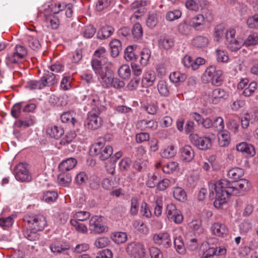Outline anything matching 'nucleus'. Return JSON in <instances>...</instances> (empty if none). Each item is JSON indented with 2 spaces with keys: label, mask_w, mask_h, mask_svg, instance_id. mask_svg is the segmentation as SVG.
Returning a JSON list of instances; mask_svg holds the SVG:
<instances>
[{
  "label": "nucleus",
  "mask_w": 258,
  "mask_h": 258,
  "mask_svg": "<svg viewBox=\"0 0 258 258\" xmlns=\"http://www.w3.org/2000/svg\"><path fill=\"white\" fill-rule=\"evenodd\" d=\"M255 121L254 113L248 112L244 113L241 117V125L243 128H247L250 123H253Z\"/></svg>",
  "instance_id": "b1692460"
},
{
  "label": "nucleus",
  "mask_w": 258,
  "mask_h": 258,
  "mask_svg": "<svg viewBox=\"0 0 258 258\" xmlns=\"http://www.w3.org/2000/svg\"><path fill=\"white\" fill-rule=\"evenodd\" d=\"M49 248L53 253H61L62 251L69 249V245L66 242H63L58 240H54L50 244Z\"/></svg>",
  "instance_id": "aec40b11"
},
{
  "label": "nucleus",
  "mask_w": 258,
  "mask_h": 258,
  "mask_svg": "<svg viewBox=\"0 0 258 258\" xmlns=\"http://www.w3.org/2000/svg\"><path fill=\"white\" fill-rule=\"evenodd\" d=\"M131 160L129 158L122 159L118 163L119 169L122 171H126L131 167Z\"/></svg>",
  "instance_id": "0e129e2a"
},
{
  "label": "nucleus",
  "mask_w": 258,
  "mask_h": 258,
  "mask_svg": "<svg viewBox=\"0 0 258 258\" xmlns=\"http://www.w3.org/2000/svg\"><path fill=\"white\" fill-rule=\"evenodd\" d=\"M228 97V93L227 92L222 88H218L209 94V101L211 103L217 104Z\"/></svg>",
  "instance_id": "4468645a"
},
{
  "label": "nucleus",
  "mask_w": 258,
  "mask_h": 258,
  "mask_svg": "<svg viewBox=\"0 0 258 258\" xmlns=\"http://www.w3.org/2000/svg\"><path fill=\"white\" fill-rule=\"evenodd\" d=\"M41 79L45 87L53 85L57 82V79L54 74L48 71L44 73Z\"/></svg>",
  "instance_id": "f704fd0d"
},
{
  "label": "nucleus",
  "mask_w": 258,
  "mask_h": 258,
  "mask_svg": "<svg viewBox=\"0 0 258 258\" xmlns=\"http://www.w3.org/2000/svg\"><path fill=\"white\" fill-rule=\"evenodd\" d=\"M174 198L180 202H184L186 199L185 191L181 187H176L174 188L173 192Z\"/></svg>",
  "instance_id": "49530a36"
},
{
  "label": "nucleus",
  "mask_w": 258,
  "mask_h": 258,
  "mask_svg": "<svg viewBox=\"0 0 258 258\" xmlns=\"http://www.w3.org/2000/svg\"><path fill=\"white\" fill-rule=\"evenodd\" d=\"M27 87L30 90L42 89L45 87L44 84L43 83L41 78L39 80H30L27 83Z\"/></svg>",
  "instance_id": "de8ad7c7"
},
{
  "label": "nucleus",
  "mask_w": 258,
  "mask_h": 258,
  "mask_svg": "<svg viewBox=\"0 0 258 258\" xmlns=\"http://www.w3.org/2000/svg\"><path fill=\"white\" fill-rule=\"evenodd\" d=\"M226 252V248L223 246L216 247L215 248L210 247L204 253L202 258H211V256L214 255H224Z\"/></svg>",
  "instance_id": "4be33fe9"
},
{
  "label": "nucleus",
  "mask_w": 258,
  "mask_h": 258,
  "mask_svg": "<svg viewBox=\"0 0 258 258\" xmlns=\"http://www.w3.org/2000/svg\"><path fill=\"white\" fill-rule=\"evenodd\" d=\"M209 187L210 198L216 199L214 203L215 207L221 208L227 202L229 196H238L240 194V190L244 191L249 190L250 183L245 179L232 182L226 179H221L216 182H210Z\"/></svg>",
  "instance_id": "f257e3e1"
},
{
  "label": "nucleus",
  "mask_w": 258,
  "mask_h": 258,
  "mask_svg": "<svg viewBox=\"0 0 258 258\" xmlns=\"http://www.w3.org/2000/svg\"><path fill=\"white\" fill-rule=\"evenodd\" d=\"M90 230L96 233H101L107 231L108 228L102 223V218L98 216H93L89 221Z\"/></svg>",
  "instance_id": "2eb2a0df"
},
{
  "label": "nucleus",
  "mask_w": 258,
  "mask_h": 258,
  "mask_svg": "<svg viewBox=\"0 0 258 258\" xmlns=\"http://www.w3.org/2000/svg\"><path fill=\"white\" fill-rule=\"evenodd\" d=\"M131 70L128 65L121 66L118 70V74L120 77L123 79H128L131 76Z\"/></svg>",
  "instance_id": "5fc2aeb1"
},
{
  "label": "nucleus",
  "mask_w": 258,
  "mask_h": 258,
  "mask_svg": "<svg viewBox=\"0 0 258 258\" xmlns=\"http://www.w3.org/2000/svg\"><path fill=\"white\" fill-rule=\"evenodd\" d=\"M114 31V28L111 26L102 27L98 31L96 37L99 39H106L112 35Z\"/></svg>",
  "instance_id": "393cba45"
},
{
  "label": "nucleus",
  "mask_w": 258,
  "mask_h": 258,
  "mask_svg": "<svg viewBox=\"0 0 258 258\" xmlns=\"http://www.w3.org/2000/svg\"><path fill=\"white\" fill-rule=\"evenodd\" d=\"M212 128L217 132H221L224 128L223 119L221 117H216L213 120Z\"/></svg>",
  "instance_id": "4d7b16f0"
},
{
  "label": "nucleus",
  "mask_w": 258,
  "mask_h": 258,
  "mask_svg": "<svg viewBox=\"0 0 258 258\" xmlns=\"http://www.w3.org/2000/svg\"><path fill=\"white\" fill-rule=\"evenodd\" d=\"M177 29L178 32L181 34L187 35L190 32L191 26L190 24H187L186 22H183L179 24Z\"/></svg>",
  "instance_id": "052dcab7"
},
{
  "label": "nucleus",
  "mask_w": 258,
  "mask_h": 258,
  "mask_svg": "<svg viewBox=\"0 0 258 258\" xmlns=\"http://www.w3.org/2000/svg\"><path fill=\"white\" fill-rule=\"evenodd\" d=\"M24 221L29 228H32L38 231L43 230L47 224L46 218L42 214L26 215L24 217Z\"/></svg>",
  "instance_id": "7ed1b4c3"
},
{
  "label": "nucleus",
  "mask_w": 258,
  "mask_h": 258,
  "mask_svg": "<svg viewBox=\"0 0 258 258\" xmlns=\"http://www.w3.org/2000/svg\"><path fill=\"white\" fill-rule=\"evenodd\" d=\"M99 110L93 108L87 114V117L85 122V125L89 130H95L100 128L103 123L101 117L99 116Z\"/></svg>",
  "instance_id": "423d86ee"
},
{
  "label": "nucleus",
  "mask_w": 258,
  "mask_h": 258,
  "mask_svg": "<svg viewBox=\"0 0 258 258\" xmlns=\"http://www.w3.org/2000/svg\"><path fill=\"white\" fill-rule=\"evenodd\" d=\"M215 55L218 62L226 63L229 60L228 53L226 50L217 49L215 51Z\"/></svg>",
  "instance_id": "c03bdc74"
},
{
  "label": "nucleus",
  "mask_w": 258,
  "mask_h": 258,
  "mask_svg": "<svg viewBox=\"0 0 258 258\" xmlns=\"http://www.w3.org/2000/svg\"><path fill=\"white\" fill-rule=\"evenodd\" d=\"M189 228L192 230L194 233H196L198 235L203 233L204 229L202 226V222L200 220H192L188 224Z\"/></svg>",
  "instance_id": "4c0bfd02"
},
{
  "label": "nucleus",
  "mask_w": 258,
  "mask_h": 258,
  "mask_svg": "<svg viewBox=\"0 0 258 258\" xmlns=\"http://www.w3.org/2000/svg\"><path fill=\"white\" fill-rule=\"evenodd\" d=\"M139 210V199L136 197H133L131 200V208L130 213L132 216H136L138 214Z\"/></svg>",
  "instance_id": "603ef678"
},
{
  "label": "nucleus",
  "mask_w": 258,
  "mask_h": 258,
  "mask_svg": "<svg viewBox=\"0 0 258 258\" xmlns=\"http://www.w3.org/2000/svg\"><path fill=\"white\" fill-rule=\"evenodd\" d=\"M14 174L17 180L22 182H29L32 177L28 165L20 163L15 168Z\"/></svg>",
  "instance_id": "9d476101"
},
{
  "label": "nucleus",
  "mask_w": 258,
  "mask_h": 258,
  "mask_svg": "<svg viewBox=\"0 0 258 258\" xmlns=\"http://www.w3.org/2000/svg\"><path fill=\"white\" fill-rule=\"evenodd\" d=\"M132 33L134 38L139 39L143 36V29L139 23L134 24L132 30Z\"/></svg>",
  "instance_id": "13d9d810"
},
{
  "label": "nucleus",
  "mask_w": 258,
  "mask_h": 258,
  "mask_svg": "<svg viewBox=\"0 0 258 258\" xmlns=\"http://www.w3.org/2000/svg\"><path fill=\"white\" fill-rule=\"evenodd\" d=\"M235 30L230 28L226 32V44L229 49L232 51H236L239 49L243 42L240 41L235 38Z\"/></svg>",
  "instance_id": "9b49d317"
},
{
  "label": "nucleus",
  "mask_w": 258,
  "mask_h": 258,
  "mask_svg": "<svg viewBox=\"0 0 258 258\" xmlns=\"http://www.w3.org/2000/svg\"><path fill=\"white\" fill-rule=\"evenodd\" d=\"M182 160L185 162H191L194 158V149L189 145H185L180 149Z\"/></svg>",
  "instance_id": "6ab92c4d"
},
{
  "label": "nucleus",
  "mask_w": 258,
  "mask_h": 258,
  "mask_svg": "<svg viewBox=\"0 0 258 258\" xmlns=\"http://www.w3.org/2000/svg\"><path fill=\"white\" fill-rule=\"evenodd\" d=\"M23 112V102H20L15 103L11 108V114L12 116L17 118L21 116V113Z\"/></svg>",
  "instance_id": "a18cd8bd"
},
{
  "label": "nucleus",
  "mask_w": 258,
  "mask_h": 258,
  "mask_svg": "<svg viewBox=\"0 0 258 258\" xmlns=\"http://www.w3.org/2000/svg\"><path fill=\"white\" fill-rule=\"evenodd\" d=\"M13 223L14 219L12 216L0 218V227L4 229L11 227Z\"/></svg>",
  "instance_id": "680f3d73"
},
{
  "label": "nucleus",
  "mask_w": 258,
  "mask_h": 258,
  "mask_svg": "<svg viewBox=\"0 0 258 258\" xmlns=\"http://www.w3.org/2000/svg\"><path fill=\"white\" fill-rule=\"evenodd\" d=\"M47 134L51 138L59 139L64 134L63 129L56 125L48 127L46 130Z\"/></svg>",
  "instance_id": "bb28decb"
},
{
  "label": "nucleus",
  "mask_w": 258,
  "mask_h": 258,
  "mask_svg": "<svg viewBox=\"0 0 258 258\" xmlns=\"http://www.w3.org/2000/svg\"><path fill=\"white\" fill-rule=\"evenodd\" d=\"M77 164V160L74 158H69L62 161L58 165L60 172H68L74 168Z\"/></svg>",
  "instance_id": "a211bd4d"
},
{
  "label": "nucleus",
  "mask_w": 258,
  "mask_h": 258,
  "mask_svg": "<svg viewBox=\"0 0 258 258\" xmlns=\"http://www.w3.org/2000/svg\"><path fill=\"white\" fill-rule=\"evenodd\" d=\"M35 122V117L29 115L23 119H18L15 121V124L18 127L27 128L32 126Z\"/></svg>",
  "instance_id": "a878e982"
},
{
  "label": "nucleus",
  "mask_w": 258,
  "mask_h": 258,
  "mask_svg": "<svg viewBox=\"0 0 258 258\" xmlns=\"http://www.w3.org/2000/svg\"><path fill=\"white\" fill-rule=\"evenodd\" d=\"M155 79V73L153 71H150L144 74L142 83L145 87H150L153 85Z\"/></svg>",
  "instance_id": "7c9ffc66"
},
{
  "label": "nucleus",
  "mask_w": 258,
  "mask_h": 258,
  "mask_svg": "<svg viewBox=\"0 0 258 258\" xmlns=\"http://www.w3.org/2000/svg\"><path fill=\"white\" fill-rule=\"evenodd\" d=\"M111 49V55L112 57H115L118 55L120 51L121 50V43L118 39H114L110 42Z\"/></svg>",
  "instance_id": "e433bc0d"
},
{
  "label": "nucleus",
  "mask_w": 258,
  "mask_h": 258,
  "mask_svg": "<svg viewBox=\"0 0 258 258\" xmlns=\"http://www.w3.org/2000/svg\"><path fill=\"white\" fill-rule=\"evenodd\" d=\"M219 144L221 147L227 146L229 145L230 141V135L228 131L222 130L219 133Z\"/></svg>",
  "instance_id": "c9c22d12"
},
{
  "label": "nucleus",
  "mask_w": 258,
  "mask_h": 258,
  "mask_svg": "<svg viewBox=\"0 0 258 258\" xmlns=\"http://www.w3.org/2000/svg\"><path fill=\"white\" fill-rule=\"evenodd\" d=\"M225 27L222 24L217 25L214 30V40L217 42L221 41L224 34H226Z\"/></svg>",
  "instance_id": "a19ab883"
},
{
  "label": "nucleus",
  "mask_w": 258,
  "mask_h": 258,
  "mask_svg": "<svg viewBox=\"0 0 258 258\" xmlns=\"http://www.w3.org/2000/svg\"><path fill=\"white\" fill-rule=\"evenodd\" d=\"M58 183L63 186H68L72 181V176L70 173L60 172L57 177Z\"/></svg>",
  "instance_id": "2f4dec72"
},
{
  "label": "nucleus",
  "mask_w": 258,
  "mask_h": 258,
  "mask_svg": "<svg viewBox=\"0 0 258 258\" xmlns=\"http://www.w3.org/2000/svg\"><path fill=\"white\" fill-rule=\"evenodd\" d=\"M176 153V149L173 146L166 148L161 152V156L165 158H170L174 157Z\"/></svg>",
  "instance_id": "6e6d98bb"
},
{
  "label": "nucleus",
  "mask_w": 258,
  "mask_h": 258,
  "mask_svg": "<svg viewBox=\"0 0 258 258\" xmlns=\"http://www.w3.org/2000/svg\"><path fill=\"white\" fill-rule=\"evenodd\" d=\"M110 242L108 237H101L96 239L94 242V245L98 248H102L107 246Z\"/></svg>",
  "instance_id": "338daca9"
},
{
  "label": "nucleus",
  "mask_w": 258,
  "mask_h": 258,
  "mask_svg": "<svg viewBox=\"0 0 258 258\" xmlns=\"http://www.w3.org/2000/svg\"><path fill=\"white\" fill-rule=\"evenodd\" d=\"M258 43V35L256 33L250 34L243 42L246 46L255 45Z\"/></svg>",
  "instance_id": "774afa93"
},
{
  "label": "nucleus",
  "mask_w": 258,
  "mask_h": 258,
  "mask_svg": "<svg viewBox=\"0 0 258 258\" xmlns=\"http://www.w3.org/2000/svg\"><path fill=\"white\" fill-rule=\"evenodd\" d=\"M142 108L148 114L155 115L158 110V105L157 102L144 104L142 105Z\"/></svg>",
  "instance_id": "ea45409f"
},
{
  "label": "nucleus",
  "mask_w": 258,
  "mask_h": 258,
  "mask_svg": "<svg viewBox=\"0 0 258 258\" xmlns=\"http://www.w3.org/2000/svg\"><path fill=\"white\" fill-rule=\"evenodd\" d=\"M223 72L220 69H217L215 66H211L205 71L203 79L206 82H211L216 86H220L223 82Z\"/></svg>",
  "instance_id": "20e7f679"
},
{
  "label": "nucleus",
  "mask_w": 258,
  "mask_h": 258,
  "mask_svg": "<svg viewBox=\"0 0 258 258\" xmlns=\"http://www.w3.org/2000/svg\"><path fill=\"white\" fill-rule=\"evenodd\" d=\"M127 238V235L125 232H116L112 236V240L118 244L125 242Z\"/></svg>",
  "instance_id": "8fccbe9b"
},
{
  "label": "nucleus",
  "mask_w": 258,
  "mask_h": 258,
  "mask_svg": "<svg viewBox=\"0 0 258 258\" xmlns=\"http://www.w3.org/2000/svg\"><path fill=\"white\" fill-rule=\"evenodd\" d=\"M70 223L78 232L83 234H86L88 232V228L84 224L80 223L76 220H71Z\"/></svg>",
  "instance_id": "e2e57ef3"
},
{
  "label": "nucleus",
  "mask_w": 258,
  "mask_h": 258,
  "mask_svg": "<svg viewBox=\"0 0 258 258\" xmlns=\"http://www.w3.org/2000/svg\"><path fill=\"white\" fill-rule=\"evenodd\" d=\"M90 152L94 155H98L99 159L103 161L111 156L113 153V148L110 146H104L103 143L98 142L92 146Z\"/></svg>",
  "instance_id": "0eeeda50"
},
{
  "label": "nucleus",
  "mask_w": 258,
  "mask_h": 258,
  "mask_svg": "<svg viewBox=\"0 0 258 258\" xmlns=\"http://www.w3.org/2000/svg\"><path fill=\"white\" fill-rule=\"evenodd\" d=\"M45 21L53 29H56L59 25V20L54 14L47 15L44 14Z\"/></svg>",
  "instance_id": "473e14b6"
},
{
  "label": "nucleus",
  "mask_w": 258,
  "mask_h": 258,
  "mask_svg": "<svg viewBox=\"0 0 258 258\" xmlns=\"http://www.w3.org/2000/svg\"><path fill=\"white\" fill-rule=\"evenodd\" d=\"M243 174L244 170L238 167L231 168L227 173V175L229 178L235 180L240 178Z\"/></svg>",
  "instance_id": "37998d69"
},
{
  "label": "nucleus",
  "mask_w": 258,
  "mask_h": 258,
  "mask_svg": "<svg viewBox=\"0 0 258 258\" xmlns=\"http://www.w3.org/2000/svg\"><path fill=\"white\" fill-rule=\"evenodd\" d=\"M91 65L102 86L104 88L111 87L114 79L112 70L108 67L102 65L101 61L98 59L91 61Z\"/></svg>",
  "instance_id": "f03ea898"
},
{
  "label": "nucleus",
  "mask_w": 258,
  "mask_h": 258,
  "mask_svg": "<svg viewBox=\"0 0 258 258\" xmlns=\"http://www.w3.org/2000/svg\"><path fill=\"white\" fill-rule=\"evenodd\" d=\"M105 49L104 47H100L95 51L94 54L95 58H93L92 61L93 59H98L101 61V64L103 65V63H105L107 61Z\"/></svg>",
  "instance_id": "3c124183"
},
{
  "label": "nucleus",
  "mask_w": 258,
  "mask_h": 258,
  "mask_svg": "<svg viewBox=\"0 0 258 258\" xmlns=\"http://www.w3.org/2000/svg\"><path fill=\"white\" fill-rule=\"evenodd\" d=\"M192 45L198 48H203L207 46L209 43L208 38L203 36H198L193 39Z\"/></svg>",
  "instance_id": "79ce46f5"
},
{
  "label": "nucleus",
  "mask_w": 258,
  "mask_h": 258,
  "mask_svg": "<svg viewBox=\"0 0 258 258\" xmlns=\"http://www.w3.org/2000/svg\"><path fill=\"white\" fill-rule=\"evenodd\" d=\"M138 125L141 128V130L145 131L149 130H154L158 126L157 122L153 119L150 120L146 119L142 120L138 122Z\"/></svg>",
  "instance_id": "c85d7f7f"
},
{
  "label": "nucleus",
  "mask_w": 258,
  "mask_h": 258,
  "mask_svg": "<svg viewBox=\"0 0 258 258\" xmlns=\"http://www.w3.org/2000/svg\"><path fill=\"white\" fill-rule=\"evenodd\" d=\"M181 14V12L177 9L169 11L166 14V19L168 21H173L180 18Z\"/></svg>",
  "instance_id": "bf43d9fd"
},
{
  "label": "nucleus",
  "mask_w": 258,
  "mask_h": 258,
  "mask_svg": "<svg viewBox=\"0 0 258 258\" xmlns=\"http://www.w3.org/2000/svg\"><path fill=\"white\" fill-rule=\"evenodd\" d=\"M187 78L186 75L180 72H174L169 76L170 80L175 85H178L185 81Z\"/></svg>",
  "instance_id": "cd10ccee"
},
{
  "label": "nucleus",
  "mask_w": 258,
  "mask_h": 258,
  "mask_svg": "<svg viewBox=\"0 0 258 258\" xmlns=\"http://www.w3.org/2000/svg\"><path fill=\"white\" fill-rule=\"evenodd\" d=\"M126 252L135 258H146V253L143 244L139 242H132L126 247Z\"/></svg>",
  "instance_id": "1a4fd4ad"
},
{
  "label": "nucleus",
  "mask_w": 258,
  "mask_h": 258,
  "mask_svg": "<svg viewBox=\"0 0 258 258\" xmlns=\"http://www.w3.org/2000/svg\"><path fill=\"white\" fill-rule=\"evenodd\" d=\"M27 54V50L26 47L21 45H17L14 50L8 54L6 62L10 65L13 63H19L23 58Z\"/></svg>",
  "instance_id": "39448f33"
},
{
  "label": "nucleus",
  "mask_w": 258,
  "mask_h": 258,
  "mask_svg": "<svg viewBox=\"0 0 258 258\" xmlns=\"http://www.w3.org/2000/svg\"><path fill=\"white\" fill-rule=\"evenodd\" d=\"M236 149L238 151L244 153L248 155L253 156L255 155L254 147L246 142H242L236 146Z\"/></svg>",
  "instance_id": "5701e85b"
},
{
  "label": "nucleus",
  "mask_w": 258,
  "mask_h": 258,
  "mask_svg": "<svg viewBox=\"0 0 258 258\" xmlns=\"http://www.w3.org/2000/svg\"><path fill=\"white\" fill-rule=\"evenodd\" d=\"M165 213L168 219L176 224H180L183 221V217L181 211L173 204L167 205Z\"/></svg>",
  "instance_id": "f8f14e48"
},
{
  "label": "nucleus",
  "mask_w": 258,
  "mask_h": 258,
  "mask_svg": "<svg viewBox=\"0 0 258 258\" xmlns=\"http://www.w3.org/2000/svg\"><path fill=\"white\" fill-rule=\"evenodd\" d=\"M211 230L213 234L218 237H225L229 233L227 226L220 222L213 223L211 226Z\"/></svg>",
  "instance_id": "f3484780"
},
{
  "label": "nucleus",
  "mask_w": 258,
  "mask_h": 258,
  "mask_svg": "<svg viewBox=\"0 0 258 258\" xmlns=\"http://www.w3.org/2000/svg\"><path fill=\"white\" fill-rule=\"evenodd\" d=\"M189 24L195 30H199L200 27L205 24L203 15L198 14L194 16L190 19Z\"/></svg>",
  "instance_id": "72a5a7b5"
},
{
  "label": "nucleus",
  "mask_w": 258,
  "mask_h": 258,
  "mask_svg": "<svg viewBox=\"0 0 258 258\" xmlns=\"http://www.w3.org/2000/svg\"><path fill=\"white\" fill-rule=\"evenodd\" d=\"M154 243L164 248H168L171 245V240L169 234L167 232L155 234L153 236Z\"/></svg>",
  "instance_id": "dca6fc26"
},
{
  "label": "nucleus",
  "mask_w": 258,
  "mask_h": 258,
  "mask_svg": "<svg viewBox=\"0 0 258 258\" xmlns=\"http://www.w3.org/2000/svg\"><path fill=\"white\" fill-rule=\"evenodd\" d=\"M178 166L177 162H169L163 167L162 170L164 173L169 174L175 171Z\"/></svg>",
  "instance_id": "69168bd1"
},
{
  "label": "nucleus",
  "mask_w": 258,
  "mask_h": 258,
  "mask_svg": "<svg viewBox=\"0 0 258 258\" xmlns=\"http://www.w3.org/2000/svg\"><path fill=\"white\" fill-rule=\"evenodd\" d=\"M57 198V193L55 191H47L44 192L42 200L50 204L54 202Z\"/></svg>",
  "instance_id": "09e8293b"
},
{
  "label": "nucleus",
  "mask_w": 258,
  "mask_h": 258,
  "mask_svg": "<svg viewBox=\"0 0 258 258\" xmlns=\"http://www.w3.org/2000/svg\"><path fill=\"white\" fill-rule=\"evenodd\" d=\"M157 89L161 96L167 97L169 95V89L167 83L164 80H160L157 84Z\"/></svg>",
  "instance_id": "58836bf2"
},
{
  "label": "nucleus",
  "mask_w": 258,
  "mask_h": 258,
  "mask_svg": "<svg viewBox=\"0 0 258 258\" xmlns=\"http://www.w3.org/2000/svg\"><path fill=\"white\" fill-rule=\"evenodd\" d=\"M190 142L198 149L206 150L212 146V140L209 137H200L198 134L192 133L189 136Z\"/></svg>",
  "instance_id": "6e6552de"
},
{
  "label": "nucleus",
  "mask_w": 258,
  "mask_h": 258,
  "mask_svg": "<svg viewBox=\"0 0 258 258\" xmlns=\"http://www.w3.org/2000/svg\"><path fill=\"white\" fill-rule=\"evenodd\" d=\"M174 39L169 36L161 37L158 40L159 47L166 50L171 49L174 46Z\"/></svg>",
  "instance_id": "412c9836"
},
{
  "label": "nucleus",
  "mask_w": 258,
  "mask_h": 258,
  "mask_svg": "<svg viewBox=\"0 0 258 258\" xmlns=\"http://www.w3.org/2000/svg\"><path fill=\"white\" fill-rule=\"evenodd\" d=\"M174 244L175 248L178 253L181 254H183L185 253L186 250L181 237H178L175 238L174 240Z\"/></svg>",
  "instance_id": "864d4df0"
},
{
  "label": "nucleus",
  "mask_w": 258,
  "mask_h": 258,
  "mask_svg": "<svg viewBox=\"0 0 258 258\" xmlns=\"http://www.w3.org/2000/svg\"><path fill=\"white\" fill-rule=\"evenodd\" d=\"M200 235L192 231L186 232L184 235L185 241L187 248L194 251L198 249L201 242Z\"/></svg>",
  "instance_id": "ddd939ff"
},
{
  "label": "nucleus",
  "mask_w": 258,
  "mask_h": 258,
  "mask_svg": "<svg viewBox=\"0 0 258 258\" xmlns=\"http://www.w3.org/2000/svg\"><path fill=\"white\" fill-rule=\"evenodd\" d=\"M26 228L23 230L24 236L30 241H36L39 238V234L37 230L29 228L28 225L25 224Z\"/></svg>",
  "instance_id": "c756f323"
}]
</instances>
